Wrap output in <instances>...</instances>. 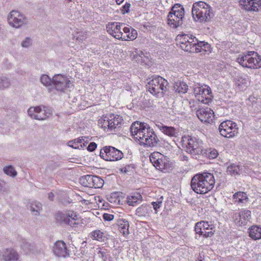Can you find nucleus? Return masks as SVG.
Returning a JSON list of instances; mask_svg holds the SVG:
<instances>
[{
  "mask_svg": "<svg viewBox=\"0 0 261 261\" xmlns=\"http://www.w3.org/2000/svg\"><path fill=\"white\" fill-rule=\"evenodd\" d=\"M240 169L238 165L234 164L229 166L227 168V172L231 175H236L239 174Z\"/></svg>",
  "mask_w": 261,
  "mask_h": 261,
  "instance_id": "obj_36",
  "label": "nucleus"
},
{
  "mask_svg": "<svg viewBox=\"0 0 261 261\" xmlns=\"http://www.w3.org/2000/svg\"><path fill=\"white\" fill-rule=\"evenodd\" d=\"M101 158L108 161H115L123 158V153L119 150L112 146H106L100 151Z\"/></svg>",
  "mask_w": 261,
  "mask_h": 261,
  "instance_id": "obj_14",
  "label": "nucleus"
},
{
  "mask_svg": "<svg viewBox=\"0 0 261 261\" xmlns=\"http://www.w3.org/2000/svg\"><path fill=\"white\" fill-rule=\"evenodd\" d=\"M137 37V32L136 30L134 29H132L131 32L129 33L128 34L126 35L127 39L124 38L125 40H127V39H129L131 40H134Z\"/></svg>",
  "mask_w": 261,
  "mask_h": 261,
  "instance_id": "obj_46",
  "label": "nucleus"
},
{
  "mask_svg": "<svg viewBox=\"0 0 261 261\" xmlns=\"http://www.w3.org/2000/svg\"><path fill=\"white\" fill-rule=\"evenodd\" d=\"M168 82L160 76H155L149 81L146 84V88L152 95L158 97H163L167 91Z\"/></svg>",
  "mask_w": 261,
  "mask_h": 261,
  "instance_id": "obj_3",
  "label": "nucleus"
},
{
  "mask_svg": "<svg viewBox=\"0 0 261 261\" xmlns=\"http://www.w3.org/2000/svg\"><path fill=\"white\" fill-rule=\"evenodd\" d=\"M30 209L34 215L38 216L42 211V204L37 201H32L30 203Z\"/></svg>",
  "mask_w": 261,
  "mask_h": 261,
  "instance_id": "obj_30",
  "label": "nucleus"
},
{
  "mask_svg": "<svg viewBox=\"0 0 261 261\" xmlns=\"http://www.w3.org/2000/svg\"><path fill=\"white\" fill-rule=\"evenodd\" d=\"M70 84V81L66 76L60 74L55 75L53 78V85L59 91L69 88Z\"/></svg>",
  "mask_w": 261,
  "mask_h": 261,
  "instance_id": "obj_18",
  "label": "nucleus"
},
{
  "mask_svg": "<svg viewBox=\"0 0 261 261\" xmlns=\"http://www.w3.org/2000/svg\"><path fill=\"white\" fill-rule=\"evenodd\" d=\"M118 230L124 236L127 237L129 233V222L127 220L124 219H120L117 221Z\"/></svg>",
  "mask_w": 261,
  "mask_h": 261,
  "instance_id": "obj_26",
  "label": "nucleus"
},
{
  "mask_svg": "<svg viewBox=\"0 0 261 261\" xmlns=\"http://www.w3.org/2000/svg\"><path fill=\"white\" fill-rule=\"evenodd\" d=\"M183 146L186 151L193 155L203 154V142L195 137L185 136L182 137Z\"/></svg>",
  "mask_w": 261,
  "mask_h": 261,
  "instance_id": "obj_4",
  "label": "nucleus"
},
{
  "mask_svg": "<svg viewBox=\"0 0 261 261\" xmlns=\"http://www.w3.org/2000/svg\"><path fill=\"white\" fill-rule=\"evenodd\" d=\"M181 48L188 52L195 53L197 51L196 45L198 40L192 35L183 34L177 36Z\"/></svg>",
  "mask_w": 261,
  "mask_h": 261,
  "instance_id": "obj_11",
  "label": "nucleus"
},
{
  "mask_svg": "<svg viewBox=\"0 0 261 261\" xmlns=\"http://www.w3.org/2000/svg\"><path fill=\"white\" fill-rule=\"evenodd\" d=\"M131 168H132L131 165H127V166H125L124 167L122 168L121 169V171L124 172V173H127V172H128L130 170V169Z\"/></svg>",
  "mask_w": 261,
  "mask_h": 261,
  "instance_id": "obj_52",
  "label": "nucleus"
},
{
  "mask_svg": "<svg viewBox=\"0 0 261 261\" xmlns=\"http://www.w3.org/2000/svg\"><path fill=\"white\" fill-rule=\"evenodd\" d=\"M129 129L132 136L141 145L154 147L159 144V139L147 123L136 121L131 125Z\"/></svg>",
  "mask_w": 261,
  "mask_h": 261,
  "instance_id": "obj_1",
  "label": "nucleus"
},
{
  "mask_svg": "<svg viewBox=\"0 0 261 261\" xmlns=\"http://www.w3.org/2000/svg\"><path fill=\"white\" fill-rule=\"evenodd\" d=\"M123 1L124 0H116V2L118 5L121 4Z\"/></svg>",
  "mask_w": 261,
  "mask_h": 261,
  "instance_id": "obj_57",
  "label": "nucleus"
},
{
  "mask_svg": "<svg viewBox=\"0 0 261 261\" xmlns=\"http://www.w3.org/2000/svg\"><path fill=\"white\" fill-rule=\"evenodd\" d=\"M195 231L196 239H199L200 237L204 238H211L215 233V229L213 224L207 221H201L195 224Z\"/></svg>",
  "mask_w": 261,
  "mask_h": 261,
  "instance_id": "obj_8",
  "label": "nucleus"
},
{
  "mask_svg": "<svg viewBox=\"0 0 261 261\" xmlns=\"http://www.w3.org/2000/svg\"><path fill=\"white\" fill-rule=\"evenodd\" d=\"M9 24L15 28H19L27 23V18L19 12L12 10L8 16Z\"/></svg>",
  "mask_w": 261,
  "mask_h": 261,
  "instance_id": "obj_17",
  "label": "nucleus"
},
{
  "mask_svg": "<svg viewBox=\"0 0 261 261\" xmlns=\"http://www.w3.org/2000/svg\"><path fill=\"white\" fill-rule=\"evenodd\" d=\"M80 183L84 187L92 188H100L103 185V180L99 176L93 175H86L80 179Z\"/></svg>",
  "mask_w": 261,
  "mask_h": 261,
  "instance_id": "obj_16",
  "label": "nucleus"
},
{
  "mask_svg": "<svg viewBox=\"0 0 261 261\" xmlns=\"http://www.w3.org/2000/svg\"><path fill=\"white\" fill-rule=\"evenodd\" d=\"M116 22H109L106 26V29L107 30V32L109 33V34L111 35H113L114 34V32L115 31V28L116 25Z\"/></svg>",
  "mask_w": 261,
  "mask_h": 261,
  "instance_id": "obj_42",
  "label": "nucleus"
},
{
  "mask_svg": "<svg viewBox=\"0 0 261 261\" xmlns=\"http://www.w3.org/2000/svg\"><path fill=\"white\" fill-rule=\"evenodd\" d=\"M99 253H101L102 255V256H103V253L102 252H101V251H99Z\"/></svg>",
  "mask_w": 261,
  "mask_h": 261,
  "instance_id": "obj_59",
  "label": "nucleus"
},
{
  "mask_svg": "<svg viewBox=\"0 0 261 261\" xmlns=\"http://www.w3.org/2000/svg\"><path fill=\"white\" fill-rule=\"evenodd\" d=\"M41 83L45 86H51L53 84V79H51L47 75L44 74L41 76Z\"/></svg>",
  "mask_w": 261,
  "mask_h": 261,
  "instance_id": "obj_39",
  "label": "nucleus"
},
{
  "mask_svg": "<svg viewBox=\"0 0 261 261\" xmlns=\"http://www.w3.org/2000/svg\"><path fill=\"white\" fill-rule=\"evenodd\" d=\"M162 199L163 197H161L156 201H153L151 202V205H152L153 209L155 212V213H158V209H159L161 207L162 204Z\"/></svg>",
  "mask_w": 261,
  "mask_h": 261,
  "instance_id": "obj_44",
  "label": "nucleus"
},
{
  "mask_svg": "<svg viewBox=\"0 0 261 261\" xmlns=\"http://www.w3.org/2000/svg\"><path fill=\"white\" fill-rule=\"evenodd\" d=\"M239 83L238 84L239 86H240L241 84L242 85H246L247 83V80L246 77H241L240 80L239 81Z\"/></svg>",
  "mask_w": 261,
  "mask_h": 261,
  "instance_id": "obj_53",
  "label": "nucleus"
},
{
  "mask_svg": "<svg viewBox=\"0 0 261 261\" xmlns=\"http://www.w3.org/2000/svg\"><path fill=\"white\" fill-rule=\"evenodd\" d=\"M8 186L7 183L2 180H0V193L4 194L8 191Z\"/></svg>",
  "mask_w": 261,
  "mask_h": 261,
  "instance_id": "obj_45",
  "label": "nucleus"
},
{
  "mask_svg": "<svg viewBox=\"0 0 261 261\" xmlns=\"http://www.w3.org/2000/svg\"><path fill=\"white\" fill-rule=\"evenodd\" d=\"M150 208L151 207L147 204L142 205L136 209V213L138 216H145L148 213Z\"/></svg>",
  "mask_w": 261,
  "mask_h": 261,
  "instance_id": "obj_32",
  "label": "nucleus"
},
{
  "mask_svg": "<svg viewBox=\"0 0 261 261\" xmlns=\"http://www.w3.org/2000/svg\"><path fill=\"white\" fill-rule=\"evenodd\" d=\"M56 220L61 224H66L71 227L78 225L76 221L79 219L76 213L72 210L58 212L55 215Z\"/></svg>",
  "mask_w": 261,
  "mask_h": 261,
  "instance_id": "obj_9",
  "label": "nucleus"
},
{
  "mask_svg": "<svg viewBox=\"0 0 261 261\" xmlns=\"http://www.w3.org/2000/svg\"><path fill=\"white\" fill-rule=\"evenodd\" d=\"M198 261H202V259H198Z\"/></svg>",
  "mask_w": 261,
  "mask_h": 261,
  "instance_id": "obj_60",
  "label": "nucleus"
},
{
  "mask_svg": "<svg viewBox=\"0 0 261 261\" xmlns=\"http://www.w3.org/2000/svg\"><path fill=\"white\" fill-rule=\"evenodd\" d=\"M220 134L226 138H232L238 133L237 124L231 121L226 120L222 122L219 126Z\"/></svg>",
  "mask_w": 261,
  "mask_h": 261,
  "instance_id": "obj_13",
  "label": "nucleus"
},
{
  "mask_svg": "<svg viewBox=\"0 0 261 261\" xmlns=\"http://www.w3.org/2000/svg\"><path fill=\"white\" fill-rule=\"evenodd\" d=\"M238 62L243 67L257 69L261 68V57L255 51H248L237 58Z\"/></svg>",
  "mask_w": 261,
  "mask_h": 261,
  "instance_id": "obj_7",
  "label": "nucleus"
},
{
  "mask_svg": "<svg viewBox=\"0 0 261 261\" xmlns=\"http://www.w3.org/2000/svg\"><path fill=\"white\" fill-rule=\"evenodd\" d=\"M188 87L187 85L185 83H180L177 86L176 91L178 93H185L187 92Z\"/></svg>",
  "mask_w": 261,
  "mask_h": 261,
  "instance_id": "obj_43",
  "label": "nucleus"
},
{
  "mask_svg": "<svg viewBox=\"0 0 261 261\" xmlns=\"http://www.w3.org/2000/svg\"><path fill=\"white\" fill-rule=\"evenodd\" d=\"M130 7V5L129 4H125L123 6V9L122 10V11H123V13L124 14L125 13H128L129 12Z\"/></svg>",
  "mask_w": 261,
  "mask_h": 261,
  "instance_id": "obj_51",
  "label": "nucleus"
},
{
  "mask_svg": "<svg viewBox=\"0 0 261 261\" xmlns=\"http://www.w3.org/2000/svg\"><path fill=\"white\" fill-rule=\"evenodd\" d=\"M123 32L124 33L128 34L130 32V29L127 27H124L123 29Z\"/></svg>",
  "mask_w": 261,
  "mask_h": 261,
  "instance_id": "obj_56",
  "label": "nucleus"
},
{
  "mask_svg": "<svg viewBox=\"0 0 261 261\" xmlns=\"http://www.w3.org/2000/svg\"><path fill=\"white\" fill-rule=\"evenodd\" d=\"M68 2L72 1V0H67Z\"/></svg>",
  "mask_w": 261,
  "mask_h": 261,
  "instance_id": "obj_61",
  "label": "nucleus"
},
{
  "mask_svg": "<svg viewBox=\"0 0 261 261\" xmlns=\"http://www.w3.org/2000/svg\"><path fill=\"white\" fill-rule=\"evenodd\" d=\"M85 38H86V37H83L82 38H80V35H79V36H77V39H80L81 40H84Z\"/></svg>",
  "mask_w": 261,
  "mask_h": 261,
  "instance_id": "obj_58",
  "label": "nucleus"
},
{
  "mask_svg": "<svg viewBox=\"0 0 261 261\" xmlns=\"http://www.w3.org/2000/svg\"><path fill=\"white\" fill-rule=\"evenodd\" d=\"M11 85L10 80L5 76H0V89L8 88Z\"/></svg>",
  "mask_w": 261,
  "mask_h": 261,
  "instance_id": "obj_35",
  "label": "nucleus"
},
{
  "mask_svg": "<svg viewBox=\"0 0 261 261\" xmlns=\"http://www.w3.org/2000/svg\"><path fill=\"white\" fill-rule=\"evenodd\" d=\"M208 157L210 159H215L218 155L217 150L215 149H210L208 152Z\"/></svg>",
  "mask_w": 261,
  "mask_h": 261,
  "instance_id": "obj_47",
  "label": "nucleus"
},
{
  "mask_svg": "<svg viewBox=\"0 0 261 261\" xmlns=\"http://www.w3.org/2000/svg\"><path fill=\"white\" fill-rule=\"evenodd\" d=\"M91 236L95 240L103 242L105 240L106 237L104 233L100 230H95L91 232Z\"/></svg>",
  "mask_w": 261,
  "mask_h": 261,
  "instance_id": "obj_33",
  "label": "nucleus"
},
{
  "mask_svg": "<svg viewBox=\"0 0 261 261\" xmlns=\"http://www.w3.org/2000/svg\"><path fill=\"white\" fill-rule=\"evenodd\" d=\"M249 237L254 240L261 239V227L258 226H252L248 230Z\"/></svg>",
  "mask_w": 261,
  "mask_h": 261,
  "instance_id": "obj_27",
  "label": "nucleus"
},
{
  "mask_svg": "<svg viewBox=\"0 0 261 261\" xmlns=\"http://www.w3.org/2000/svg\"><path fill=\"white\" fill-rule=\"evenodd\" d=\"M123 24L120 23V22H117L116 27L115 28V31L114 32V34H113V36L117 39H122V32L121 31V26Z\"/></svg>",
  "mask_w": 261,
  "mask_h": 261,
  "instance_id": "obj_34",
  "label": "nucleus"
},
{
  "mask_svg": "<svg viewBox=\"0 0 261 261\" xmlns=\"http://www.w3.org/2000/svg\"><path fill=\"white\" fill-rule=\"evenodd\" d=\"M196 115L199 119L205 123H210L213 121L214 113L209 108H201L196 111Z\"/></svg>",
  "mask_w": 261,
  "mask_h": 261,
  "instance_id": "obj_20",
  "label": "nucleus"
},
{
  "mask_svg": "<svg viewBox=\"0 0 261 261\" xmlns=\"http://www.w3.org/2000/svg\"><path fill=\"white\" fill-rule=\"evenodd\" d=\"M242 8L248 11H258L261 6V0H240Z\"/></svg>",
  "mask_w": 261,
  "mask_h": 261,
  "instance_id": "obj_22",
  "label": "nucleus"
},
{
  "mask_svg": "<svg viewBox=\"0 0 261 261\" xmlns=\"http://www.w3.org/2000/svg\"><path fill=\"white\" fill-rule=\"evenodd\" d=\"M170 14H175V15L178 16V17L184 18L185 10L183 6L179 4H176L172 7L171 11L169 12Z\"/></svg>",
  "mask_w": 261,
  "mask_h": 261,
  "instance_id": "obj_28",
  "label": "nucleus"
},
{
  "mask_svg": "<svg viewBox=\"0 0 261 261\" xmlns=\"http://www.w3.org/2000/svg\"><path fill=\"white\" fill-rule=\"evenodd\" d=\"M19 257L18 253L13 249H6L3 252V258L5 261H17Z\"/></svg>",
  "mask_w": 261,
  "mask_h": 261,
  "instance_id": "obj_25",
  "label": "nucleus"
},
{
  "mask_svg": "<svg viewBox=\"0 0 261 261\" xmlns=\"http://www.w3.org/2000/svg\"><path fill=\"white\" fill-rule=\"evenodd\" d=\"M234 199L239 202H243L244 200H246L247 198V194L243 192H238L236 193L233 195Z\"/></svg>",
  "mask_w": 261,
  "mask_h": 261,
  "instance_id": "obj_40",
  "label": "nucleus"
},
{
  "mask_svg": "<svg viewBox=\"0 0 261 261\" xmlns=\"http://www.w3.org/2000/svg\"><path fill=\"white\" fill-rule=\"evenodd\" d=\"M54 195L52 192L48 193V198L50 200H53Z\"/></svg>",
  "mask_w": 261,
  "mask_h": 261,
  "instance_id": "obj_55",
  "label": "nucleus"
},
{
  "mask_svg": "<svg viewBox=\"0 0 261 261\" xmlns=\"http://www.w3.org/2000/svg\"><path fill=\"white\" fill-rule=\"evenodd\" d=\"M97 147V144L95 142H91L88 147L87 150L90 151H94Z\"/></svg>",
  "mask_w": 261,
  "mask_h": 261,
  "instance_id": "obj_50",
  "label": "nucleus"
},
{
  "mask_svg": "<svg viewBox=\"0 0 261 261\" xmlns=\"http://www.w3.org/2000/svg\"><path fill=\"white\" fill-rule=\"evenodd\" d=\"M123 117L119 115L110 114L103 116L99 120V124L104 129L108 128L111 132L116 131L123 124Z\"/></svg>",
  "mask_w": 261,
  "mask_h": 261,
  "instance_id": "obj_6",
  "label": "nucleus"
},
{
  "mask_svg": "<svg viewBox=\"0 0 261 261\" xmlns=\"http://www.w3.org/2000/svg\"><path fill=\"white\" fill-rule=\"evenodd\" d=\"M192 14L194 19L197 20L205 21L213 16L212 9L208 5L202 2L195 3L193 4Z\"/></svg>",
  "mask_w": 261,
  "mask_h": 261,
  "instance_id": "obj_5",
  "label": "nucleus"
},
{
  "mask_svg": "<svg viewBox=\"0 0 261 261\" xmlns=\"http://www.w3.org/2000/svg\"><path fill=\"white\" fill-rule=\"evenodd\" d=\"M103 219L105 220V221H111L112 220H113L114 219V215H112V214H107V213H105L103 215Z\"/></svg>",
  "mask_w": 261,
  "mask_h": 261,
  "instance_id": "obj_49",
  "label": "nucleus"
},
{
  "mask_svg": "<svg viewBox=\"0 0 261 261\" xmlns=\"http://www.w3.org/2000/svg\"><path fill=\"white\" fill-rule=\"evenodd\" d=\"M84 139L83 138H79L76 139H75L74 141L76 142L77 144H81L84 141Z\"/></svg>",
  "mask_w": 261,
  "mask_h": 261,
  "instance_id": "obj_54",
  "label": "nucleus"
},
{
  "mask_svg": "<svg viewBox=\"0 0 261 261\" xmlns=\"http://www.w3.org/2000/svg\"><path fill=\"white\" fill-rule=\"evenodd\" d=\"M32 45V40L30 37H25L21 42V46L23 48H29Z\"/></svg>",
  "mask_w": 261,
  "mask_h": 261,
  "instance_id": "obj_41",
  "label": "nucleus"
},
{
  "mask_svg": "<svg viewBox=\"0 0 261 261\" xmlns=\"http://www.w3.org/2000/svg\"><path fill=\"white\" fill-rule=\"evenodd\" d=\"M184 19L175 14L169 13L167 16L168 24L172 28L175 29L183 24Z\"/></svg>",
  "mask_w": 261,
  "mask_h": 261,
  "instance_id": "obj_24",
  "label": "nucleus"
},
{
  "mask_svg": "<svg viewBox=\"0 0 261 261\" xmlns=\"http://www.w3.org/2000/svg\"><path fill=\"white\" fill-rule=\"evenodd\" d=\"M197 51L195 53L202 52L204 51L206 54H209L211 52L210 45L207 42L204 41H198V43L196 45Z\"/></svg>",
  "mask_w": 261,
  "mask_h": 261,
  "instance_id": "obj_29",
  "label": "nucleus"
},
{
  "mask_svg": "<svg viewBox=\"0 0 261 261\" xmlns=\"http://www.w3.org/2000/svg\"><path fill=\"white\" fill-rule=\"evenodd\" d=\"M156 126L165 135L170 137H177L178 136L179 130L172 126H168L162 123L156 124Z\"/></svg>",
  "mask_w": 261,
  "mask_h": 261,
  "instance_id": "obj_23",
  "label": "nucleus"
},
{
  "mask_svg": "<svg viewBox=\"0 0 261 261\" xmlns=\"http://www.w3.org/2000/svg\"><path fill=\"white\" fill-rule=\"evenodd\" d=\"M52 250L57 257L66 258L69 256V250L63 241H56L54 244Z\"/></svg>",
  "mask_w": 261,
  "mask_h": 261,
  "instance_id": "obj_19",
  "label": "nucleus"
},
{
  "mask_svg": "<svg viewBox=\"0 0 261 261\" xmlns=\"http://www.w3.org/2000/svg\"><path fill=\"white\" fill-rule=\"evenodd\" d=\"M141 197V195L138 194V196H130L127 198V203L129 205L136 206L137 204L138 200Z\"/></svg>",
  "mask_w": 261,
  "mask_h": 261,
  "instance_id": "obj_38",
  "label": "nucleus"
},
{
  "mask_svg": "<svg viewBox=\"0 0 261 261\" xmlns=\"http://www.w3.org/2000/svg\"><path fill=\"white\" fill-rule=\"evenodd\" d=\"M21 248L25 252V253H34L35 252V246L33 243L23 241L21 244Z\"/></svg>",
  "mask_w": 261,
  "mask_h": 261,
  "instance_id": "obj_31",
  "label": "nucleus"
},
{
  "mask_svg": "<svg viewBox=\"0 0 261 261\" xmlns=\"http://www.w3.org/2000/svg\"><path fill=\"white\" fill-rule=\"evenodd\" d=\"M68 146L73 148H79L80 147H82V145L80 144V146L78 144L76 143V141H71L68 143Z\"/></svg>",
  "mask_w": 261,
  "mask_h": 261,
  "instance_id": "obj_48",
  "label": "nucleus"
},
{
  "mask_svg": "<svg viewBox=\"0 0 261 261\" xmlns=\"http://www.w3.org/2000/svg\"><path fill=\"white\" fill-rule=\"evenodd\" d=\"M28 114L33 119L44 120L51 115V111L43 106L31 107L28 110Z\"/></svg>",
  "mask_w": 261,
  "mask_h": 261,
  "instance_id": "obj_12",
  "label": "nucleus"
},
{
  "mask_svg": "<svg viewBox=\"0 0 261 261\" xmlns=\"http://www.w3.org/2000/svg\"><path fill=\"white\" fill-rule=\"evenodd\" d=\"M215 179L213 174L203 172L195 175L192 178L191 187L196 193L203 194L212 190L214 187Z\"/></svg>",
  "mask_w": 261,
  "mask_h": 261,
  "instance_id": "obj_2",
  "label": "nucleus"
},
{
  "mask_svg": "<svg viewBox=\"0 0 261 261\" xmlns=\"http://www.w3.org/2000/svg\"><path fill=\"white\" fill-rule=\"evenodd\" d=\"M152 165L158 170L164 172H169L172 169L171 164L166 156L159 152H154L150 155Z\"/></svg>",
  "mask_w": 261,
  "mask_h": 261,
  "instance_id": "obj_10",
  "label": "nucleus"
},
{
  "mask_svg": "<svg viewBox=\"0 0 261 261\" xmlns=\"http://www.w3.org/2000/svg\"><path fill=\"white\" fill-rule=\"evenodd\" d=\"M194 93L196 99L202 103H207L211 98V91L208 87L206 86H200L195 85L194 88Z\"/></svg>",
  "mask_w": 261,
  "mask_h": 261,
  "instance_id": "obj_15",
  "label": "nucleus"
},
{
  "mask_svg": "<svg viewBox=\"0 0 261 261\" xmlns=\"http://www.w3.org/2000/svg\"><path fill=\"white\" fill-rule=\"evenodd\" d=\"M233 219L234 223L238 226L245 225L251 219V212L249 210H244L234 214Z\"/></svg>",
  "mask_w": 261,
  "mask_h": 261,
  "instance_id": "obj_21",
  "label": "nucleus"
},
{
  "mask_svg": "<svg viewBox=\"0 0 261 261\" xmlns=\"http://www.w3.org/2000/svg\"><path fill=\"white\" fill-rule=\"evenodd\" d=\"M4 173L10 176L13 177L17 175V172L12 166H7L3 169Z\"/></svg>",
  "mask_w": 261,
  "mask_h": 261,
  "instance_id": "obj_37",
  "label": "nucleus"
}]
</instances>
